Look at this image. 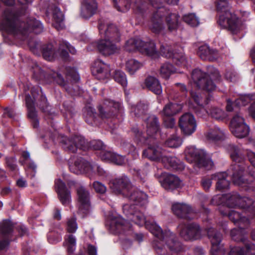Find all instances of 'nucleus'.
I'll return each mask as SVG.
<instances>
[{
	"label": "nucleus",
	"mask_w": 255,
	"mask_h": 255,
	"mask_svg": "<svg viewBox=\"0 0 255 255\" xmlns=\"http://www.w3.org/2000/svg\"><path fill=\"white\" fill-rule=\"evenodd\" d=\"M229 150L231 159L235 162L229 170L233 182L235 185L242 187L249 192H253L254 200L249 197H245L242 200L246 203L247 200L248 204H239L244 208L246 206L248 207V218H252L255 216V187L254 186V182H249L248 180L244 178V173L248 172L255 178V153L248 149L243 151L233 144L229 145Z\"/></svg>",
	"instance_id": "obj_1"
},
{
	"label": "nucleus",
	"mask_w": 255,
	"mask_h": 255,
	"mask_svg": "<svg viewBox=\"0 0 255 255\" xmlns=\"http://www.w3.org/2000/svg\"><path fill=\"white\" fill-rule=\"evenodd\" d=\"M123 210L128 220L139 226H144L156 238L157 240L152 243V246L157 254L167 255L165 246L171 252L178 253L182 250L181 243L178 241L175 234L170 230L163 231L155 223L146 220L143 213L138 210L135 205H125Z\"/></svg>",
	"instance_id": "obj_2"
},
{
	"label": "nucleus",
	"mask_w": 255,
	"mask_h": 255,
	"mask_svg": "<svg viewBox=\"0 0 255 255\" xmlns=\"http://www.w3.org/2000/svg\"><path fill=\"white\" fill-rule=\"evenodd\" d=\"M17 1L18 4L15 11L6 9L2 12L0 15V31L13 36L19 35L22 39L28 33H41L43 26L39 20L30 18L25 22L21 18L27 13L28 5L32 3L33 0Z\"/></svg>",
	"instance_id": "obj_3"
},
{
	"label": "nucleus",
	"mask_w": 255,
	"mask_h": 255,
	"mask_svg": "<svg viewBox=\"0 0 255 255\" xmlns=\"http://www.w3.org/2000/svg\"><path fill=\"white\" fill-rule=\"evenodd\" d=\"M114 6L117 10L125 12L132 5L135 14L143 16L144 13L152 12L150 28L155 33H160L163 29L161 14L166 8L163 6L162 0H113Z\"/></svg>",
	"instance_id": "obj_4"
},
{
	"label": "nucleus",
	"mask_w": 255,
	"mask_h": 255,
	"mask_svg": "<svg viewBox=\"0 0 255 255\" xmlns=\"http://www.w3.org/2000/svg\"><path fill=\"white\" fill-rule=\"evenodd\" d=\"M98 109L99 114L91 106L86 107L84 109V119L88 125L98 126L102 120L107 123L110 128L114 129L122 121L123 109L119 102L106 99Z\"/></svg>",
	"instance_id": "obj_5"
},
{
	"label": "nucleus",
	"mask_w": 255,
	"mask_h": 255,
	"mask_svg": "<svg viewBox=\"0 0 255 255\" xmlns=\"http://www.w3.org/2000/svg\"><path fill=\"white\" fill-rule=\"evenodd\" d=\"M23 87L27 117L33 128H38L39 124L35 109L36 105L45 114V118L52 120L56 116V114L51 111V106L47 102L46 97L38 86H32L31 84L27 83L23 85Z\"/></svg>",
	"instance_id": "obj_6"
},
{
	"label": "nucleus",
	"mask_w": 255,
	"mask_h": 255,
	"mask_svg": "<svg viewBox=\"0 0 255 255\" xmlns=\"http://www.w3.org/2000/svg\"><path fill=\"white\" fill-rule=\"evenodd\" d=\"M242 197L237 193L224 194L221 197V200L224 203L219 208V212L223 216H228L235 224H237L242 228L243 227H249L250 225V219L246 217L249 216L248 207H242L240 206V203L246 204L243 201ZM246 204H248V200Z\"/></svg>",
	"instance_id": "obj_7"
},
{
	"label": "nucleus",
	"mask_w": 255,
	"mask_h": 255,
	"mask_svg": "<svg viewBox=\"0 0 255 255\" xmlns=\"http://www.w3.org/2000/svg\"><path fill=\"white\" fill-rule=\"evenodd\" d=\"M98 29L101 39L97 43L99 52L103 55L113 54L117 47L116 43L120 41V34L117 27L113 24H106L99 20Z\"/></svg>",
	"instance_id": "obj_8"
},
{
	"label": "nucleus",
	"mask_w": 255,
	"mask_h": 255,
	"mask_svg": "<svg viewBox=\"0 0 255 255\" xmlns=\"http://www.w3.org/2000/svg\"><path fill=\"white\" fill-rule=\"evenodd\" d=\"M230 0H216V8L219 18L218 24L223 28H228L233 34L242 32L244 26L236 15L230 11ZM240 3L243 0H235Z\"/></svg>",
	"instance_id": "obj_9"
},
{
	"label": "nucleus",
	"mask_w": 255,
	"mask_h": 255,
	"mask_svg": "<svg viewBox=\"0 0 255 255\" xmlns=\"http://www.w3.org/2000/svg\"><path fill=\"white\" fill-rule=\"evenodd\" d=\"M146 125V134L143 132L138 127H133L131 129V134L133 136L134 141L139 146L143 145L156 146L155 139L153 137L159 129V124L158 118L154 115H148L143 119Z\"/></svg>",
	"instance_id": "obj_10"
},
{
	"label": "nucleus",
	"mask_w": 255,
	"mask_h": 255,
	"mask_svg": "<svg viewBox=\"0 0 255 255\" xmlns=\"http://www.w3.org/2000/svg\"><path fill=\"white\" fill-rule=\"evenodd\" d=\"M60 143L65 151L72 153L76 152L78 149L86 151L90 148L102 151L106 148L101 140H93L88 143L83 136L76 134L70 137H62Z\"/></svg>",
	"instance_id": "obj_11"
},
{
	"label": "nucleus",
	"mask_w": 255,
	"mask_h": 255,
	"mask_svg": "<svg viewBox=\"0 0 255 255\" xmlns=\"http://www.w3.org/2000/svg\"><path fill=\"white\" fill-rule=\"evenodd\" d=\"M171 209L173 214L185 222L181 223L178 229L180 236L185 241L191 240V207L183 203H174Z\"/></svg>",
	"instance_id": "obj_12"
},
{
	"label": "nucleus",
	"mask_w": 255,
	"mask_h": 255,
	"mask_svg": "<svg viewBox=\"0 0 255 255\" xmlns=\"http://www.w3.org/2000/svg\"><path fill=\"white\" fill-rule=\"evenodd\" d=\"M142 156L152 161L161 160L165 167L172 170L179 171L184 168V164L176 157L163 156L159 146H149L143 150Z\"/></svg>",
	"instance_id": "obj_13"
},
{
	"label": "nucleus",
	"mask_w": 255,
	"mask_h": 255,
	"mask_svg": "<svg viewBox=\"0 0 255 255\" xmlns=\"http://www.w3.org/2000/svg\"><path fill=\"white\" fill-rule=\"evenodd\" d=\"M212 78L215 81L220 78L218 70L212 66L207 67V73H203L199 69L192 71V81L199 89L208 92L214 90L216 86Z\"/></svg>",
	"instance_id": "obj_14"
},
{
	"label": "nucleus",
	"mask_w": 255,
	"mask_h": 255,
	"mask_svg": "<svg viewBox=\"0 0 255 255\" xmlns=\"http://www.w3.org/2000/svg\"><path fill=\"white\" fill-rule=\"evenodd\" d=\"M14 229L20 237L28 234V229L24 225L19 224L14 228L13 224L9 219L3 220L0 223V252L7 249L10 243L14 241Z\"/></svg>",
	"instance_id": "obj_15"
},
{
	"label": "nucleus",
	"mask_w": 255,
	"mask_h": 255,
	"mask_svg": "<svg viewBox=\"0 0 255 255\" xmlns=\"http://www.w3.org/2000/svg\"><path fill=\"white\" fill-rule=\"evenodd\" d=\"M125 49L129 52L138 50L149 56L156 54L155 44L152 40L145 42L139 39L130 38L127 41Z\"/></svg>",
	"instance_id": "obj_16"
},
{
	"label": "nucleus",
	"mask_w": 255,
	"mask_h": 255,
	"mask_svg": "<svg viewBox=\"0 0 255 255\" xmlns=\"http://www.w3.org/2000/svg\"><path fill=\"white\" fill-rule=\"evenodd\" d=\"M194 163V168L198 172L196 168L211 169L214 163L210 156L203 149H197L192 146V163Z\"/></svg>",
	"instance_id": "obj_17"
},
{
	"label": "nucleus",
	"mask_w": 255,
	"mask_h": 255,
	"mask_svg": "<svg viewBox=\"0 0 255 255\" xmlns=\"http://www.w3.org/2000/svg\"><path fill=\"white\" fill-rule=\"evenodd\" d=\"M252 102L248 108L249 116L255 121V94H248L241 96L235 100L234 103L231 99L227 100L226 110L228 112L234 110L233 106L237 107L245 106L248 103Z\"/></svg>",
	"instance_id": "obj_18"
},
{
	"label": "nucleus",
	"mask_w": 255,
	"mask_h": 255,
	"mask_svg": "<svg viewBox=\"0 0 255 255\" xmlns=\"http://www.w3.org/2000/svg\"><path fill=\"white\" fill-rule=\"evenodd\" d=\"M207 233L212 245L210 251L211 255H225L226 251L221 244L222 240V234L213 228L207 229ZM251 254V255H255V254L252 253Z\"/></svg>",
	"instance_id": "obj_19"
},
{
	"label": "nucleus",
	"mask_w": 255,
	"mask_h": 255,
	"mask_svg": "<svg viewBox=\"0 0 255 255\" xmlns=\"http://www.w3.org/2000/svg\"><path fill=\"white\" fill-rule=\"evenodd\" d=\"M230 129L236 137L240 138L247 136L250 131L249 126L245 123L244 119L239 114L236 115L231 120Z\"/></svg>",
	"instance_id": "obj_20"
},
{
	"label": "nucleus",
	"mask_w": 255,
	"mask_h": 255,
	"mask_svg": "<svg viewBox=\"0 0 255 255\" xmlns=\"http://www.w3.org/2000/svg\"><path fill=\"white\" fill-rule=\"evenodd\" d=\"M107 224L109 225L110 232L115 235L124 234L126 231L130 230L131 229V224L121 216L112 217Z\"/></svg>",
	"instance_id": "obj_21"
},
{
	"label": "nucleus",
	"mask_w": 255,
	"mask_h": 255,
	"mask_svg": "<svg viewBox=\"0 0 255 255\" xmlns=\"http://www.w3.org/2000/svg\"><path fill=\"white\" fill-rule=\"evenodd\" d=\"M109 184L114 192L117 194H122L124 197H126L127 192L131 187L129 179L125 175L110 181Z\"/></svg>",
	"instance_id": "obj_22"
},
{
	"label": "nucleus",
	"mask_w": 255,
	"mask_h": 255,
	"mask_svg": "<svg viewBox=\"0 0 255 255\" xmlns=\"http://www.w3.org/2000/svg\"><path fill=\"white\" fill-rule=\"evenodd\" d=\"M77 194L79 211L84 215H87L91 207L90 193L86 188L81 186L77 188Z\"/></svg>",
	"instance_id": "obj_23"
},
{
	"label": "nucleus",
	"mask_w": 255,
	"mask_h": 255,
	"mask_svg": "<svg viewBox=\"0 0 255 255\" xmlns=\"http://www.w3.org/2000/svg\"><path fill=\"white\" fill-rule=\"evenodd\" d=\"M69 168L70 171L75 174H90L92 173V165L82 157L78 158L72 163L69 162Z\"/></svg>",
	"instance_id": "obj_24"
},
{
	"label": "nucleus",
	"mask_w": 255,
	"mask_h": 255,
	"mask_svg": "<svg viewBox=\"0 0 255 255\" xmlns=\"http://www.w3.org/2000/svg\"><path fill=\"white\" fill-rule=\"evenodd\" d=\"M92 73L99 80L108 78L111 75V69L110 65L97 59L95 61L92 68Z\"/></svg>",
	"instance_id": "obj_25"
},
{
	"label": "nucleus",
	"mask_w": 255,
	"mask_h": 255,
	"mask_svg": "<svg viewBox=\"0 0 255 255\" xmlns=\"http://www.w3.org/2000/svg\"><path fill=\"white\" fill-rule=\"evenodd\" d=\"M55 187L59 199L64 206L68 205L71 202V191L66 184L60 179L55 181Z\"/></svg>",
	"instance_id": "obj_26"
},
{
	"label": "nucleus",
	"mask_w": 255,
	"mask_h": 255,
	"mask_svg": "<svg viewBox=\"0 0 255 255\" xmlns=\"http://www.w3.org/2000/svg\"><path fill=\"white\" fill-rule=\"evenodd\" d=\"M249 228L243 227L241 228L239 226L238 228H235L231 231V236L235 241L243 242L246 245V248L248 251L255 250V245L250 242L245 236V235L248 233L246 230Z\"/></svg>",
	"instance_id": "obj_27"
},
{
	"label": "nucleus",
	"mask_w": 255,
	"mask_h": 255,
	"mask_svg": "<svg viewBox=\"0 0 255 255\" xmlns=\"http://www.w3.org/2000/svg\"><path fill=\"white\" fill-rule=\"evenodd\" d=\"M160 51L162 56L171 59L176 65L184 67L186 66L187 61L182 52H174L169 48H165L163 46L160 47Z\"/></svg>",
	"instance_id": "obj_28"
},
{
	"label": "nucleus",
	"mask_w": 255,
	"mask_h": 255,
	"mask_svg": "<svg viewBox=\"0 0 255 255\" xmlns=\"http://www.w3.org/2000/svg\"><path fill=\"white\" fill-rule=\"evenodd\" d=\"M98 3L96 0H84L81 7V16L85 19H89L97 11Z\"/></svg>",
	"instance_id": "obj_29"
},
{
	"label": "nucleus",
	"mask_w": 255,
	"mask_h": 255,
	"mask_svg": "<svg viewBox=\"0 0 255 255\" xmlns=\"http://www.w3.org/2000/svg\"><path fill=\"white\" fill-rule=\"evenodd\" d=\"M205 137L210 141H222L227 137V132L225 129L214 126L210 128L205 133Z\"/></svg>",
	"instance_id": "obj_30"
},
{
	"label": "nucleus",
	"mask_w": 255,
	"mask_h": 255,
	"mask_svg": "<svg viewBox=\"0 0 255 255\" xmlns=\"http://www.w3.org/2000/svg\"><path fill=\"white\" fill-rule=\"evenodd\" d=\"M135 202L136 205L143 206L147 203V195L144 192L131 187L126 197Z\"/></svg>",
	"instance_id": "obj_31"
},
{
	"label": "nucleus",
	"mask_w": 255,
	"mask_h": 255,
	"mask_svg": "<svg viewBox=\"0 0 255 255\" xmlns=\"http://www.w3.org/2000/svg\"><path fill=\"white\" fill-rule=\"evenodd\" d=\"M100 156L103 161L112 162L117 165H121L125 163V156L105 149L100 152Z\"/></svg>",
	"instance_id": "obj_32"
},
{
	"label": "nucleus",
	"mask_w": 255,
	"mask_h": 255,
	"mask_svg": "<svg viewBox=\"0 0 255 255\" xmlns=\"http://www.w3.org/2000/svg\"><path fill=\"white\" fill-rule=\"evenodd\" d=\"M178 124L184 134H191V114L190 112L184 114L179 118Z\"/></svg>",
	"instance_id": "obj_33"
},
{
	"label": "nucleus",
	"mask_w": 255,
	"mask_h": 255,
	"mask_svg": "<svg viewBox=\"0 0 255 255\" xmlns=\"http://www.w3.org/2000/svg\"><path fill=\"white\" fill-rule=\"evenodd\" d=\"M165 23L169 31H176L179 25L180 16L178 14L170 12L166 9Z\"/></svg>",
	"instance_id": "obj_34"
},
{
	"label": "nucleus",
	"mask_w": 255,
	"mask_h": 255,
	"mask_svg": "<svg viewBox=\"0 0 255 255\" xmlns=\"http://www.w3.org/2000/svg\"><path fill=\"white\" fill-rule=\"evenodd\" d=\"M179 178L172 174L167 175L161 182L162 186L166 190H174L180 187Z\"/></svg>",
	"instance_id": "obj_35"
},
{
	"label": "nucleus",
	"mask_w": 255,
	"mask_h": 255,
	"mask_svg": "<svg viewBox=\"0 0 255 255\" xmlns=\"http://www.w3.org/2000/svg\"><path fill=\"white\" fill-rule=\"evenodd\" d=\"M144 85L147 89L156 95L162 93V88L159 80L152 76L147 77L144 81Z\"/></svg>",
	"instance_id": "obj_36"
},
{
	"label": "nucleus",
	"mask_w": 255,
	"mask_h": 255,
	"mask_svg": "<svg viewBox=\"0 0 255 255\" xmlns=\"http://www.w3.org/2000/svg\"><path fill=\"white\" fill-rule=\"evenodd\" d=\"M183 108L181 104L169 102L164 107L162 112V116L173 117L180 112Z\"/></svg>",
	"instance_id": "obj_37"
},
{
	"label": "nucleus",
	"mask_w": 255,
	"mask_h": 255,
	"mask_svg": "<svg viewBox=\"0 0 255 255\" xmlns=\"http://www.w3.org/2000/svg\"><path fill=\"white\" fill-rule=\"evenodd\" d=\"M228 174L226 172H220L215 174L212 176V179L217 180L216 189L222 191L228 189L230 185V182L227 179Z\"/></svg>",
	"instance_id": "obj_38"
},
{
	"label": "nucleus",
	"mask_w": 255,
	"mask_h": 255,
	"mask_svg": "<svg viewBox=\"0 0 255 255\" xmlns=\"http://www.w3.org/2000/svg\"><path fill=\"white\" fill-rule=\"evenodd\" d=\"M41 49L42 56L46 60L52 61L57 56V51L52 43L43 44Z\"/></svg>",
	"instance_id": "obj_39"
},
{
	"label": "nucleus",
	"mask_w": 255,
	"mask_h": 255,
	"mask_svg": "<svg viewBox=\"0 0 255 255\" xmlns=\"http://www.w3.org/2000/svg\"><path fill=\"white\" fill-rule=\"evenodd\" d=\"M59 109L61 114L66 120L72 119L76 113L74 104L70 100L64 101L62 104V108Z\"/></svg>",
	"instance_id": "obj_40"
},
{
	"label": "nucleus",
	"mask_w": 255,
	"mask_h": 255,
	"mask_svg": "<svg viewBox=\"0 0 255 255\" xmlns=\"http://www.w3.org/2000/svg\"><path fill=\"white\" fill-rule=\"evenodd\" d=\"M52 16L54 20L53 26L57 29L59 30L62 28L64 14L60 8L58 6H54L52 10Z\"/></svg>",
	"instance_id": "obj_41"
},
{
	"label": "nucleus",
	"mask_w": 255,
	"mask_h": 255,
	"mask_svg": "<svg viewBox=\"0 0 255 255\" xmlns=\"http://www.w3.org/2000/svg\"><path fill=\"white\" fill-rule=\"evenodd\" d=\"M65 242L67 246V251L68 255H72L76 249V239L72 234L65 236ZM76 255H85L82 251H80Z\"/></svg>",
	"instance_id": "obj_42"
},
{
	"label": "nucleus",
	"mask_w": 255,
	"mask_h": 255,
	"mask_svg": "<svg viewBox=\"0 0 255 255\" xmlns=\"http://www.w3.org/2000/svg\"><path fill=\"white\" fill-rule=\"evenodd\" d=\"M130 110L131 113H134L135 117H141L142 119L148 116L146 115L147 106L141 102H139L136 105L131 106Z\"/></svg>",
	"instance_id": "obj_43"
},
{
	"label": "nucleus",
	"mask_w": 255,
	"mask_h": 255,
	"mask_svg": "<svg viewBox=\"0 0 255 255\" xmlns=\"http://www.w3.org/2000/svg\"><path fill=\"white\" fill-rule=\"evenodd\" d=\"M177 69L173 65L169 63H165L163 64L160 67V74L161 76L167 79L169 77L170 75L176 73Z\"/></svg>",
	"instance_id": "obj_44"
},
{
	"label": "nucleus",
	"mask_w": 255,
	"mask_h": 255,
	"mask_svg": "<svg viewBox=\"0 0 255 255\" xmlns=\"http://www.w3.org/2000/svg\"><path fill=\"white\" fill-rule=\"evenodd\" d=\"M192 99H193L197 107L193 108L192 107V111L194 110L195 112H197L196 108L199 109L200 111L204 110V105L208 103V99L203 98L200 94H192Z\"/></svg>",
	"instance_id": "obj_45"
},
{
	"label": "nucleus",
	"mask_w": 255,
	"mask_h": 255,
	"mask_svg": "<svg viewBox=\"0 0 255 255\" xmlns=\"http://www.w3.org/2000/svg\"><path fill=\"white\" fill-rule=\"evenodd\" d=\"M206 112L213 118L217 120H222L227 117V115L224 111L216 107L211 108Z\"/></svg>",
	"instance_id": "obj_46"
},
{
	"label": "nucleus",
	"mask_w": 255,
	"mask_h": 255,
	"mask_svg": "<svg viewBox=\"0 0 255 255\" xmlns=\"http://www.w3.org/2000/svg\"><path fill=\"white\" fill-rule=\"evenodd\" d=\"M141 66V64L135 59L128 60L126 64V70L130 75L133 74Z\"/></svg>",
	"instance_id": "obj_47"
},
{
	"label": "nucleus",
	"mask_w": 255,
	"mask_h": 255,
	"mask_svg": "<svg viewBox=\"0 0 255 255\" xmlns=\"http://www.w3.org/2000/svg\"><path fill=\"white\" fill-rule=\"evenodd\" d=\"M53 81L58 85L64 88L66 91H68L69 86L67 81L65 80L61 74L57 72H53L51 74Z\"/></svg>",
	"instance_id": "obj_48"
},
{
	"label": "nucleus",
	"mask_w": 255,
	"mask_h": 255,
	"mask_svg": "<svg viewBox=\"0 0 255 255\" xmlns=\"http://www.w3.org/2000/svg\"><path fill=\"white\" fill-rule=\"evenodd\" d=\"M113 76L115 81L121 85L123 87L127 86V77L124 72L121 70H115Z\"/></svg>",
	"instance_id": "obj_49"
},
{
	"label": "nucleus",
	"mask_w": 255,
	"mask_h": 255,
	"mask_svg": "<svg viewBox=\"0 0 255 255\" xmlns=\"http://www.w3.org/2000/svg\"><path fill=\"white\" fill-rule=\"evenodd\" d=\"M165 145L170 148H177L182 144L181 138L176 135H172L165 142Z\"/></svg>",
	"instance_id": "obj_50"
},
{
	"label": "nucleus",
	"mask_w": 255,
	"mask_h": 255,
	"mask_svg": "<svg viewBox=\"0 0 255 255\" xmlns=\"http://www.w3.org/2000/svg\"><path fill=\"white\" fill-rule=\"evenodd\" d=\"M210 49L211 48L208 45H202L199 47L197 54L199 56L204 60H208V59H213L212 57H209Z\"/></svg>",
	"instance_id": "obj_51"
},
{
	"label": "nucleus",
	"mask_w": 255,
	"mask_h": 255,
	"mask_svg": "<svg viewBox=\"0 0 255 255\" xmlns=\"http://www.w3.org/2000/svg\"><path fill=\"white\" fill-rule=\"evenodd\" d=\"M66 75L67 77L71 78L72 82L77 83L80 80V76L74 67H67Z\"/></svg>",
	"instance_id": "obj_52"
},
{
	"label": "nucleus",
	"mask_w": 255,
	"mask_h": 255,
	"mask_svg": "<svg viewBox=\"0 0 255 255\" xmlns=\"http://www.w3.org/2000/svg\"><path fill=\"white\" fill-rule=\"evenodd\" d=\"M78 228V225L76 222V218L73 216L68 219L67 222V231L68 233L73 234L76 232Z\"/></svg>",
	"instance_id": "obj_53"
},
{
	"label": "nucleus",
	"mask_w": 255,
	"mask_h": 255,
	"mask_svg": "<svg viewBox=\"0 0 255 255\" xmlns=\"http://www.w3.org/2000/svg\"><path fill=\"white\" fill-rule=\"evenodd\" d=\"M253 250L248 251L246 248H241L239 247H234L231 249L229 255H245L250 253Z\"/></svg>",
	"instance_id": "obj_54"
},
{
	"label": "nucleus",
	"mask_w": 255,
	"mask_h": 255,
	"mask_svg": "<svg viewBox=\"0 0 255 255\" xmlns=\"http://www.w3.org/2000/svg\"><path fill=\"white\" fill-rule=\"evenodd\" d=\"M192 241L200 239L202 237L201 231L199 226L192 223Z\"/></svg>",
	"instance_id": "obj_55"
},
{
	"label": "nucleus",
	"mask_w": 255,
	"mask_h": 255,
	"mask_svg": "<svg viewBox=\"0 0 255 255\" xmlns=\"http://www.w3.org/2000/svg\"><path fill=\"white\" fill-rule=\"evenodd\" d=\"M93 187L96 192L100 194L105 193L107 190L105 185L99 181H94L93 183Z\"/></svg>",
	"instance_id": "obj_56"
},
{
	"label": "nucleus",
	"mask_w": 255,
	"mask_h": 255,
	"mask_svg": "<svg viewBox=\"0 0 255 255\" xmlns=\"http://www.w3.org/2000/svg\"><path fill=\"white\" fill-rule=\"evenodd\" d=\"M163 124L166 128H172L175 125V119L173 117L162 116Z\"/></svg>",
	"instance_id": "obj_57"
},
{
	"label": "nucleus",
	"mask_w": 255,
	"mask_h": 255,
	"mask_svg": "<svg viewBox=\"0 0 255 255\" xmlns=\"http://www.w3.org/2000/svg\"><path fill=\"white\" fill-rule=\"evenodd\" d=\"M6 163L9 169L11 171H15L17 169L16 161L14 157H6Z\"/></svg>",
	"instance_id": "obj_58"
},
{
	"label": "nucleus",
	"mask_w": 255,
	"mask_h": 255,
	"mask_svg": "<svg viewBox=\"0 0 255 255\" xmlns=\"http://www.w3.org/2000/svg\"><path fill=\"white\" fill-rule=\"evenodd\" d=\"M33 75L32 77L36 80H40L42 76V72L41 68L38 66H35L33 69Z\"/></svg>",
	"instance_id": "obj_59"
},
{
	"label": "nucleus",
	"mask_w": 255,
	"mask_h": 255,
	"mask_svg": "<svg viewBox=\"0 0 255 255\" xmlns=\"http://www.w3.org/2000/svg\"><path fill=\"white\" fill-rule=\"evenodd\" d=\"M225 77L227 80L232 82L236 81L237 79L236 73L232 71H227L225 74Z\"/></svg>",
	"instance_id": "obj_60"
},
{
	"label": "nucleus",
	"mask_w": 255,
	"mask_h": 255,
	"mask_svg": "<svg viewBox=\"0 0 255 255\" xmlns=\"http://www.w3.org/2000/svg\"><path fill=\"white\" fill-rule=\"evenodd\" d=\"M212 179H213L212 178H209L206 177H204L202 178L201 184L205 190H208L210 188L212 184Z\"/></svg>",
	"instance_id": "obj_61"
},
{
	"label": "nucleus",
	"mask_w": 255,
	"mask_h": 255,
	"mask_svg": "<svg viewBox=\"0 0 255 255\" xmlns=\"http://www.w3.org/2000/svg\"><path fill=\"white\" fill-rule=\"evenodd\" d=\"M209 56V57H212L213 58V59H208V60L210 61H215L217 60L220 57L218 51L216 49L211 48L210 49Z\"/></svg>",
	"instance_id": "obj_62"
},
{
	"label": "nucleus",
	"mask_w": 255,
	"mask_h": 255,
	"mask_svg": "<svg viewBox=\"0 0 255 255\" xmlns=\"http://www.w3.org/2000/svg\"><path fill=\"white\" fill-rule=\"evenodd\" d=\"M15 115V112L11 108L7 107L4 109L3 113V115L4 117H7L10 119H13Z\"/></svg>",
	"instance_id": "obj_63"
},
{
	"label": "nucleus",
	"mask_w": 255,
	"mask_h": 255,
	"mask_svg": "<svg viewBox=\"0 0 255 255\" xmlns=\"http://www.w3.org/2000/svg\"><path fill=\"white\" fill-rule=\"evenodd\" d=\"M60 57L61 59L65 61H67L69 60V55L67 50L65 49H61L59 50L58 52Z\"/></svg>",
	"instance_id": "obj_64"
}]
</instances>
